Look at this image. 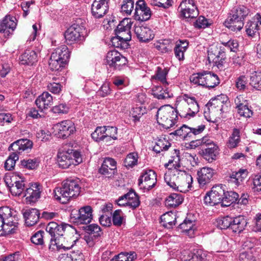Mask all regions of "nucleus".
<instances>
[{
    "mask_svg": "<svg viewBox=\"0 0 261 261\" xmlns=\"http://www.w3.org/2000/svg\"><path fill=\"white\" fill-rule=\"evenodd\" d=\"M164 180L170 187L182 193L189 191L193 181L192 177L190 174L177 169L166 173Z\"/></svg>",
    "mask_w": 261,
    "mask_h": 261,
    "instance_id": "obj_1",
    "label": "nucleus"
},
{
    "mask_svg": "<svg viewBox=\"0 0 261 261\" xmlns=\"http://www.w3.org/2000/svg\"><path fill=\"white\" fill-rule=\"evenodd\" d=\"M78 179L69 178L62 182V187L55 189V198L61 203H66L71 198L78 196L80 193L81 187Z\"/></svg>",
    "mask_w": 261,
    "mask_h": 261,
    "instance_id": "obj_2",
    "label": "nucleus"
},
{
    "mask_svg": "<svg viewBox=\"0 0 261 261\" xmlns=\"http://www.w3.org/2000/svg\"><path fill=\"white\" fill-rule=\"evenodd\" d=\"M18 212L8 206L0 207V232L13 233L17 226Z\"/></svg>",
    "mask_w": 261,
    "mask_h": 261,
    "instance_id": "obj_3",
    "label": "nucleus"
},
{
    "mask_svg": "<svg viewBox=\"0 0 261 261\" xmlns=\"http://www.w3.org/2000/svg\"><path fill=\"white\" fill-rule=\"evenodd\" d=\"M249 13V9L244 6L233 8L224 22L225 25L232 31H240L244 26V19Z\"/></svg>",
    "mask_w": 261,
    "mask_h": 261,
    "instance_id": "obj_4",
    "label": "nucleus"
},
{
    "mask_svg": "<svg viewBox=\"0 0 261 261\" xmlns=\"http://www.w3.org/2000/svg\"><path fill=\"white\" fill-rule=\"evenodd\" d=\"M175 109L181 117L190 119L199 112V105L194 97L184 94L182 100L178 102Z\"/></svg>",
    "mask_w": 261,
    "mask_h": 261,
    "instance_id": "obj_5",
    "label": "nucleus"
},
{
    "mask_svg": "<svg viewBox=\"0 0 261 261\" xmlns=\"http://www.w3.org/2000/svg\"><path fill=\"white\" fill-rule=\"evenodd\" d=\"M132 24L130 18H125L118 25L115 31L116 36L112 38V42L115 46H122V43L127 44L131 40Z\"/></svg>",
    "mask_w": 261,
    "mask_h": 261,
    "instance_id": "obj_6",
    "label": "nucleus"
},
{
    "mask_svg": "<svg viewBox=\"0 0 261 261\" xmlns=\"http://www.w3.org/2000/svg\"><path fill=\"white\" fill-rule=\"evenodd\" d=\"M156 119L163 127L168 129L174 125L177 118V112L170 105L161 107L157 112Z\"/></svg>",
    "mask_w": 261,
    "mask_h": 261,
    "instance_id": "obj_7",
    "label": "nucleus"
},
{
    "mask_svg": "<svg viewBox=\"0 0 261 261\" xmlns=\"http://www.w3.org/2000/svg\"><path fill=\"white\" fill-rule=\"evenodd\" d=\"M57 161L59 167L63 169H67L72 165L75 166L80 164L83 160L79 151L69 149L66 151L58 152Z\"/></svg>",
    "mask_w": 261,
    "mask_h": 261,
    "instance_id": "obj_8",
    "label": "nucleus"
},
{
    "mask_svg": "<svg viewBox=\"0 0 261 261\" xmlns=\"http://www.w3.org/2000/svg\"><path fill=\"white\" fill-rule=\"evenodd\" d=\"M5 182L11 194L15 196H20L27 187L24 178L15 174L7 175Z\"/></svg>",
    "mask_w": 261,
    "mask_h": 261,
    "instance_id": "obj_9",
    "label": "nucleus"
},
{
    "mask_svg": "<svg viewBox=\"0 0 261 261\" xmlns=\"http://www.w3.org/2000/svg\"><path fill=\"white\" fill-rule=\"evenodd\" d=\"M207 54L210 63L212 62L214 66L221 70L223 69L226 58L223 47L212 45L208 49Z\"/></svg>",
    "mask_w": 261,
    "mask_h": 261,
    "instance_id": "obj_10",
    "label": "nucleus"
},
{
    "mask_svg": "<svg viewBox=\"0 0 261 261\" xmlns=\"http://www.w3.org/2000/svg\"><path fill=\"white\" fill-rule=\"evenodd\" d=\"M92 207L89 205L81 207L79 210H73L71 212V219L77 225H87L92 220Z\"/></svg>",
    "mask_w": 261,
    "mask_h": 261,
    "instance_id": "obj_11",
    "label": "nucleus"
},
{
    "mask_svg": "<svg viewBox=\"0 0 261 261\" xmlns=\"http://www.w3.org/2000/svg\"><path fill=\"white\" fill-rule=\"evenodd\" d=\"M225 193V186L222 185L213 186L211 191L207 192L204 196V202L206 205L210 206L221 204Z\"/></svg>",
    "mask_w": 261,
    "mask_h": 261,
    "instance_id": "obj_12",
    "label": "nucleus"
},
{
    "mask_svg": "<svg viewBox=\"0 0 261 261\" xmlns=\"http://www.w3.org/2000/svg\"><path fill=\"white\" fill-rule=\"evenodd\" d=\"M106 60L107 65L117 70H121L127 62V59L116 50L108 51Z\"/></svg>",
    "mask_w": 261,
    "mask_h": 261,
    "instance_id": "obj_13",
    "label": "nucleus"
},
{
    "mask_svg": "<svg viewBox=\"0 0 261 261\" xmlns=\"http://www.w3.org/2000/svg\"><path fill=\"white\" fill-rule=\"evenodd\" d=\"M156 183V173L153 170L149 169L143 171L139 179L138 184L141 188L149 190L155 186Z\"/></svg>",
    "mask_w": 261,
    "mask_h": 261,
    "instance_id": "obj_14",
    "label": "nucleus"
},
{
    "mask_svg": "<svg viewBox=\"0 0 261 261\" xmlns=\"http://www.w3.org/2000/svg\"><path fill=\"white\" fill-rule=\"evenodd\" d=\"M119 206L128 205L132 209H135L140 204L138 195L134 190H130L128 193L120 197L117 200Z\"/></svg>",
    "mask_w": 261,
    "mask_h": 261,
    "instance_id": "obj_15",
    "label": "nucleus"
},
{
    "mask_svg": "<svg viewBox=\"0 0 261 261\" xmlns=\"http://www.w3.org/2000/svg\"><path fill=\"white\" fill-rule=\"evenodd\" d=\"M70 225L66 224H58L54 221L49 222L46 227V231L50 235V239H57L63 236L66 230L72 229Z\"/></svg>",
    "mask_w": 261,
    "mask_h": 261,
    "instance_id": "obj_16",
    "label": "nucleus"
},
{
    "mask_svg": "<svg viewBox=\"0 0 261 261\" xmlns=\"http://www.w3.org/2000/svg\"><path fill=\"white\" fill-rule=\"evenodd\" d=\"M54 129L59 138H66L75 130L74 124L70 120H64L54 125Z\"/></svg>",
    "mask_w": 261,
    "mask_h": 261,
    "instance_id": "obj_17",
    "label": "nucleus"
},
{
    "mask_svg": "<svg viewBox=\"0 0 261 261\" xmlns=\"http://www.w3.org/2000/svg\"><path fill=\"white\" fill-rule=\"evenodd\" d=\"M43 191L41 185L38 182L31 184L24 192V197L27 202L35 203L40 198L41 194Z\"/></svg>",
    "mask_w": 261,
    "mask_h": 261,
    "instance_id": "obj_18",
    "label": "nucleus"
},
{
    "mask_svg": "<svg viewBox=\"0 0 261 261\" xmlns=\"http://www.w3.org/2000/svg\"><path fill=\"white\" fill-rule=\"evenodd\" d=\"M82 30V29L77 24H73L70 27L64 34L67 43L72 44L81 40L84 38Z\"/></svg>",
    "mask_w": 261,
    "mask_h": 261,
    "instance_id": "obj_19",
    "label": "nucleus"
},
{
    "mask_svg": "<svg viewBox=\"0 0 261 261\" xmlns=\"http://www.w3.org/2000/svg\"><path fill=\"white\" fill-rule=\"evenodd\" d=\"M98 171L106 177H113L117 172L116 162L112 158H106Z\"/></svg>",
    "mask_w": 261,
    "mask_h": 261,
    "instance_id": "obj_20",
    "label": "nucleus"
},
{
    "mask_svg": "<svg viewBox=\"0 0 261 261\" xmlns=\"http://www.w3.org/2000/svg\"><path fill=\"white\" fill-rule=\"evenodd\" d=\"M76 241L66 240V238L63 236L60 237L57 239H50V245L49 246V249L51 250H54L56 249L58 250H60L62 249L64 250L70 249L74 245Z\"/></svg>",
    "mask_w": 261,
    "mask_h": 261,
    "instance_id": "obj_21",
    "label": "nucleus"
},
{
    "mask_svg": "<svg viewBox=\"0 0 261 261\" xmlns=\"http://www.w3.org/2000/svg\"><path fill=\"white\" fill-rule=\"evenodd\" d=\"M134 32L139 40L142 42H148L154 37L153 31L147 26L135 25Z\"/></svg>",
    "mask_w": 261,
    "mask_h": 261,
    "instance_id": "obj_22",
    "label": "nucleus"
},
{
    "mask_svg": "<svg viewBox=\"0 0 261 261\" xmlns=\"http://www.w3.org/2000/svg\"><path fill=\"white\" fill-rule=\"evenodd\" d=\"M33 146V142L28 139L18 140L12 144L9 147V150H12L13 152L19 155L24 151L31 150Z\"/></svg>",
    "mask_w": 261,
    "mask_h": 261,
    "instance_id": "obj_23",
    "label": "nucleus"
},
{
    "mask_svg": "<svg viewBox=\"0 0 261 261\" xmlns=\"http://www.w3.org/2000/svg\"><path fill=\"white\" fill-rule=\"evenodd\" d=\"M16 19L11 15H6L0 21V32L3 33L5 35L9 36L13 32L16 26Z\"/></svg>",
    "mask_w": 261,
    "mask_h": 261,
    "instance_id": "obj_24",
    "label": "nucleus"
},
{
    "mask_svg": "<svg viewBox=\"0 0 261 261\" xmlns=\"http://www.w3.org/2000/svg\"><path fill=\"white\" fill-rule=\"evenodd\" d=\"M109 4L94 1L91 6V13L95 18L103 17L108 12Z\"/></svg>",
    "mask_w": 261,
    "mask_h": 261,
    "instance_id": "obj_25",
    "label": "nucleus"
},
{
    "mask_svg": "<svg viewBox=\"0 0 261 261\" xmlns=\"http://www.w3.org/2000/svg\"><path fill=\"white\" fill-rule=\"evenodd\" d=\"M23 216L25 220V223L28 226H32L36 224L39 218V211L36 208L26 210L23 213Z\"/></svg>",
    "mask_w": 261,
    "mask_h": 261,
    "instance_id": "obj_26",
    "label": "nucleus"
},
{
    "mask_svg": "<svg viewBox=\"0 0 261 261\" xmlns=\"http://www.w3.org/2000/svg\"><path fill=\"white\" fill-rule=\"evenodd\" d=\"M190 146L192 147H196L201 146L202 148L205 147V149L210 151L217 150L218 147L214 144L213 141L207 137H204L201 139L192 140L190 142Z\"/></svg>",
    "mask_w": 261,
    "mask_h": 261,
    "instance_id": "obj_27",
    "label": "nucleus"
},
{
    "mask_svg": "<svg viewBox=\"0 0 261 261\" xmlns=\"http://www.w3.org/2000/svg\"><path fill=\"white\" fill-rule=\"evenodd\" d=\"M35 103L41 110L47 109L53 105V97L48 92H44L36 99Z\"/></svg>",
    "mask_w": 261,
    "mask_h": 261,
    "instance_id": "obj_28",
    "label": "nucleus"
},
{
    "mask_svg": "<svg viewBox=\"0 0 261 261\" xmlns=\"http://www.w3.org/2000/svg\"><path fill=\"white\" fill-rule=\"evenodd\" d=\"M247 224V219L243 216L232 218L231 230L233 232L240 233L245 229Z\"/></svg>",
    "mask_w": 261,
    "mask_h": 261,
    "instance_id": "obj_29",
    "label": "nucleus"
},
{
    "mask_svg": "<svg viewBox=\"0 0 261 261\" xmlns=\"http://www.w3.org/2000/svg\"><path fill=\"white\" fill-rule=\"evenodd\" d=\"M19 59L21 64L33 65L37 61V55L35 51L31 49H27L20 56Z\"/></svg>",
    "mask_w": 261,
    "mask_h": 261,
    "instance_id": "obj_30",
    "label": "nucleus"
},
{
    "mask_svg": "<svg viewBox=\"0 0 261 261\" xmlns=\"http://www.w3.org/2000/svg\"><path fill=\"white\" fill-rule=\"evenodd\" d=\"M213 169L203 167L198 172V180L200 185L204 186L208 183L214 175Z\"/></svg>",
    "mask_w": 261,
    "mask_h": 261,
    "instance_id": "obj_31",
    "label": "nucleus"
},
{
    "mask_svg": "<svg viewBox=\"0 0 261 261\" xmlns=\"http://www.w3.org/2000/svg\"><path fill=\"white\" fill-rule=\"evenodd\" d=\"M246 169H240L238 171H233L228 176V181L238 186L247 176Z\"/></svg>",
    "mask_w": 261,
    "mask_h": 261,
    "instance_id": "obj_32",
    "label": "nucleus"
},
{
    "mask_svg": "<svg viewBox=\"0 0 261 261\" xmlns=\"http://www.w3.org/2000/svg\"><path fill=\"white\" fill-rule=\"evenodd\" d=\"M51 55H54L56 58H59L61 61L68 62L70 54L68 47L65 45L56 48L52 53Z\"/></svg>",
    "mask_w": 261,
    "mask_h": 261,
    "instance_id": "obj_33",
    "label": "nucleus"
},
{
    "mask_svg": "<svg viewBox=\"0 0 261 261\" xmlns=\"http://www.w3.org/2000/svg\"><path fill=\"white\" fill-rule=\"evenodd\" d=\"M152 94L154 97L161 100L169 99L173 96V93L169 91L167 88L164 89L161 86L153 88Z\"/></svg>",
    "mask_w": 261,
    "mask_h": 261,
    "instance_id": "obj_34",
    "label": "nucleus"
},
{
    "mask_svg": "<svg viewBox=\"0 0 261 261\" xmlns=\"http://www.w3.org/2000/svg\"><path fill=\"white\" fill-rule=\"evenodd\" d=\"M176 219V215L172 212L166 213L161 217L162 225L169 229L175 224Z\"/></svg>",
    "mask_w": 261,
    "mask_h": 261,
    "instance_id": "obj_35",
    "label": "nucleus"
},
{
    "mask_svg": "<svg viewBox=\"0 0 261 261\" xmlns=\"http://www.w3.org/2000/svg\"><path fill=\"white\" fill-rule=\"evenodd\" d=\"M223 197L224 198H223V201L221 204V206L222 207H227L237 201L239 195L237 193L233 191H225V196Z\"/></svg>",
    "mask_w": 261,
    "mask_h": 261,
    "instance_id": "obj_36",
    "label": "nucleus"
},
{
    "mask_svg": "<svg viewBox=\"0 0 261 261\" xmlns=\"http://www.w3.org/2000/svg\"><path fill=\"white\" fill-rule=\"evenodd\" d=\"M174 135H177L180 137L181 139L186 141H192L191 133L190 127L184 124L179 129L175 130L173 133H171Z\"/></svg>",
    "mask_w": 261,
    "mask_h": 261,
    "instance_id": "obj_37",
    "label": "nucleus"
},
{
    "mask_svg": "<svg viewBox=\"0 0 261 261\" xmlns=\"http://www.w3.org/2000/svg\"><path fill=\"white\" fill-rule=\"evenodd\" d=\"M183 201L182 195L173 193L169 195L166 199V205L170 207H176Z\"/></svg>",
    "mask_w": 261,
    "mask_h": 261,
    "instance_id": "obj_38",
    "label": "nucleus"
},
{
    "mask_svg": "<svg viewBox=\"0 0 261 261\" xmlns=\"http://www.w3.org/2000/svg\"><path fill=\"white\" fill-rule=\"evenodd\" d=\"M138 11L135 12L134 18L136 20L142 21L148 20L151 15V12L150 8L146 7L144 9L138 10Z\"/></svg>",
    "mask_w": 261,
    "mask_h": 261,
    "instance_id": "obj_39",
    "label": "nucleus"
},
{
    "mask_svg": "<svg viewBox=\"0 0 261 261\" xmlns=\"http://www.w3.org/2000/svg\"><path fill=\"white\" fill-rule=\"evenodd\" d=\"M250 85L257 90H261V71H253L250 75Z\"/></svg>",
    "mask_w": 261,
    "mask_h": 261,
    "instance_id": "obj_40",
    "label": "nucleus"
},
{
    "mask_svg": "<svg viewBox=\"0 0 261 261\" xmlns=\"http://www.w3.org/2000/svg\"><path fill=\"white\" fill-rule=\"evenodd\" d=\"M206 73H207V71L193 73L190 77L191 83L205 87Z\"/></svg>",
    "mask_w": 261,
    "mask_h": 261,
    "instance_id": "obj_41",
    "label": "nucleus"
},
{
    "mask_svg": "<svg viewBox=\"0 0 261 261\" xmlns=\"http://www.w3.org/2000/svg\"><path fill=\"white\" fill-rule=\"evenodd\" d=\"M205 75V87L214 88L220 83L219 77L216 74L207 71Z\"/></svg>",
    "mask_w": 261,
    "mask_h": 261,
    "instance_id": "obj_42",
    "label": "nucleus"
},
{
    "mask_svg": "<svg viewBox=\"0 0 261 261\" xmlns=\"http://www.w3.org/2000/svg\"><path fill=\"white\" fill-rule=\"evenodd\" d=\"M206 254L201 250H194L192 252L188 254L187 259L185 261H205Z\"/></svg>",
    "mask_w": 261,
    "mask_h": 261,
    "instance_id": "obj_43",
    "label": "nucleus"
},
{
    "mask_svg": "<svg viewBox=\"0 0 261 261\" xmlns=\"http://www.w3.org/2000/svg\"><path fill=\"white\" fill-rule=\"evenodd\" d=\"M59 58H56L54 55H51L49 61V66L52 71H58L61 69L66 64L65 62L61 61Z\"/></svg>",
    "mask_w": 261,
    "mask_h": 261,
    "instance_id": "obj_44",
    "label": "nucleus"
},
{
    "mask_svg": "<svg viewBox=\"0 0 261 261\" xmlns=\"http://www.w3.org/2000/svg\"><path fill=\"white\" fill-rule=\"evenodd\" d=\"M196 7H197L194 3V0H184L180 3L178 9L180 10L181 15H185V11L189 8H191V11L192 12H195L194 14H196Z\"/></svg>",
    "mask_w": 261,
    "mask_h": 261,
    "instance_id": "obj_45",
    "label": "nucleus"
},
{
    "mask_svg": "<svg viewBox=\"0 0 261 261\" xmlns=\"http://www.w3.org/2000/svg\"><path fill=\"white\" fill-rule=\"evenodd\" d=\"M84 227L86 232L92 236L94 239L100 236L102 234L101 229L97 224H92Z\"/></svg>",
    "mask_w": 261,
    "mask_h": 261,
    "instance_id": "obj_46",
    "label": "nucleus"
},
{
    "mask_svg": "<svg viewBox=\"0 0 261 261\" xmlns=\"http://www.w3.org/2000/svg\"><path fill=\"white\" fill-rule=\"evenodd\" d=\"M240 141V130L234 128L232 133L229 138L227 146L230 148H235Z\"/></svg>",
    "mask_w": 261,
    "mask_h": 261,
    "instance_id": "obj_47",
    "label": "nucleus"
},
{
    "mask_svg": "<svg viewBox=\"0 0 261 261\" xmlns=\"http://www.w3.org/2000/svg\"><path fill=\"white\" fill-rule=\"evenodd\" d=\"M232 217L226 216L217 220V225L221 229L229 228L231 230Z\"/></svg>",
    "mask_w": 261,
    "mask_h": 261,
    "instance_id": "obj_48",
    "label": "nucleus"
},
{
    "mask_svg": "<svg viewBox=\"0 0 261 261\" xmlns=\"http://www.w3.org/2000/svg\"><path fill=\"white\" fill-rule=\"evenodd\" d=\"M105 126L104 134L106 135L105 141L106 142L111 141V139L117 140V128L113 126Z\"/></svg>",
    "mask_w": 261,
    "mask_h": 261,
    "instance_id": "obj_49",
    "label": "nucleus"
},
{
    "mask_svg": "<svg viewBox=\"0 0 261 261\" xmlns=\"http://www.w3.org/2000/svg\"><path fill=\"white\" fill-rule=\"evenodd\" d=\"M134 0H124L121 7V12L126 15H129L134 8Z\"/></svg>",
    "mask_w": 261,
    "mask_h": 261,
    "instance_id": "obj_50",
    "label": "nucleus"
},
{
    "mask_svg": "<svg viewBox=\"0 0 261 261\" xmlns=\"http://www.w3.org/2000/svg\"><path fill=\"white\" fill-rule=\"evenodd\" d=\"M39 162L37 158L24 159L21 161V165L27 169L34 170L38 167Z\"/></svg>",
    "mask_w": 261,
    "mask_h": 261,
    "instance_id": "obj_51",
    "label": "nucleus"
},
{
    "mask_svg": "<svg viewBox=\"0 0 261 261\" xmlns=\"http://www.w3.org/2000/svg\"><path fill=\"white\" fill-rule=\"evenodd\" d=\"M18 159V155L12 152L5 163L6 170L9 171L14 169L16 162Z\"/></svg>",
    "mask_w": 261,
    "mask_h": 261,
    "instance_id": "obj_52",
    "label": "nucleus"
},
{
    "mask_svg": "<svg viewBox=\"0 0 261 261\" xmlns=\"http://www.w3.org/2000/svg\"><path fill=\"white\" fill-rule=\"evenodd\" d=\"M183 44H186V46H182L181 44H176L174 49L175 56L179 61L184 59V53L188 45V42L183 43Z\"/></svg>",
    "mask_w": 261,
    "mask_h": 261,
    "instance_id": "obj_53",
    "label": "nucleus"
},
{
    "mask_svg": "<svg viewBox=\"0 0 261 261\" xmlns=\"http://www.w3.org/2000/svg\"><path fill=\"white\" fill-rule=\"evenodd\" d=\"M105 126L97 127L95 131L91 134V137L96 142L105 141L106 135L104 134Z\"/></svg>",
    "mask_w": 261,
    "mask_h": 261,
    "instance_id": "obj_54",
    "label": "nucleus"
},
{
    "mask_svg": "<svg viewBox=\"0 0 261 261\" xmlns=\"http://www.w3.org/2000/svg\"><path fill=\"white\" fill-rule=\"evenodd\" d=\"M138 155L137 153L132 152L128 154L124 160L125 166L127 168L133 167L138 162Z\"/></svg>",
    "mask_w": 261,
    "mask_h": 261,
    "instance_id": "obj_55",
    "label": "nucleus"
},
{
    "mask_svg": "<svg viewBox=\"0 0 261 261\" xmlns=\"http://www.w3.org/2000/svg\"><path fill=\"white\" fill-rule=\"evenodd\" d=\"M171 144L165 139H160L156 143L153 147V150L156 153H160L163 150H167L170 146Z\"/></svg>",
    "mask_w": 261,
    "mask_h": 261,
    "instance_id": "obj_56",
    "label": "nucleus"
},
{
    "mask_svg": "<svg viewBox=\"0 0 261 261\" xmlns=\"http://www.w3.org/2000/svg\"><path fill=\"white\" fill-rule=\"evenodd\" d=\"M45 232L43 230H39L31 238V241L36 245H42L46 239Z\"/></svg>",
    "mask_w": 261,
    "mask_h": 261,
    "instance_id": "obj_57",
    "label": "nucleus"
},
{
    "mask_svg": "<svg viewBox=\"0 0 261 261\" xmlns=\"http://www.w3.org/2000/svg\"><path fill=\"white\" fill-rule=\"evenodd\" d=\"M167 73V69H162L161 67H158L155 74V78L159 80L165 87L166 85H168V83L166 81Z\"/></svg>",
    "mask_w": 261,
    "mask_h": 261,
    "instance_id": "obj_58",
    "label": "nucleus"
},
{
    "mask_svg": "<svg viewBox=\"0 0 261 261\" xmlns=\"http://www.w3.org/2000/svg\"><path fill=\"white\" fill-rule=\"evenodd\" d=\"M202 154L203 158L209 163H212L216 160V155L218 153L217 150L210 151L205 149V147L201 148Z\"/></svg>",
    "mask_w": 261,
    "mask_h": 261,
    "instance_id": "obj_59",
    "label": "nucleus"
},
{
    "mask_svg": "<svg viewBox=\"0 0 261 261\" xmlns=\"http://www.w3.org/2000/svg\"><path fill=\"white\" fill-rule=\"evenodd\" d=\"M258 24L255 21H248L245 25L246 32L249 36H253L258 30Z\"/></svg>",
    "mask_w": 261,
    "mask_h": 261,
    "instance_id": "obj_60",
    "label": "nucleus"
},
{
    "mask_svg": "<svg viewBox=\"0 0 261 261\" xmlns=\"http://www.w3.org/2000/svg\"><path fill=\"white\" fill-rule=\"evenodd\" d=\"M146 113V110L145 108L142 107H136L134 108L132 110V116L134 118V121L135 122L139 121L140 118Z\"/></svg>",
    "mask_w": 261,
    "mask_h": 261,
    "instance_id": "obj_61",
    "label": "nucleus"
},
{
    "mask_svg": "<svg viewBox=\"0 0 261 261\" xmlns=\"http://www.w3.org/2000/svg\"><path fill=\"white\" fill-rule=\"evenodd\" d=\"M156 48L163 53L170 52L172 49V44L169 40H164L156 45Z\"/></svg>",
    "mask_w": 261,
    "mask_h": 261,
    "instance_id": "obj_62",
    "label": "nucleus"
},
{
    "mask_svg": "<svg viewBox=\"0 0 261 261\" xmlns=\"http://www.w3.org/2000/svg\"><path fill=\"white\" fill-rule=\"evenodd\" d=\"M195 225V221L186 219L184 221L180 224L178 228L182 231L189 232L191 230Z\"/></svg>",
    "mask_w": 261,
    "mask_h": 261,
    "instance_id": "obj_63",
    "label": "nucleus"
},
{
    "mask_svg": "<svg viewBox=\"0 0 261 261\" xmlns=\"http://www.w3.org/2000/svg\"><path fill=\"white\" fill-rule=\"evenodd\" d=\"M238 112L240 116L246 118L250 117L253 114L252 110L247 106V102L238 108Z\"/></svg>",
    "mask_w": 261,
    "mask_h": 261,
    "instance_id": "obj_64",
    "label": "nucleus"
}]
</instances>
